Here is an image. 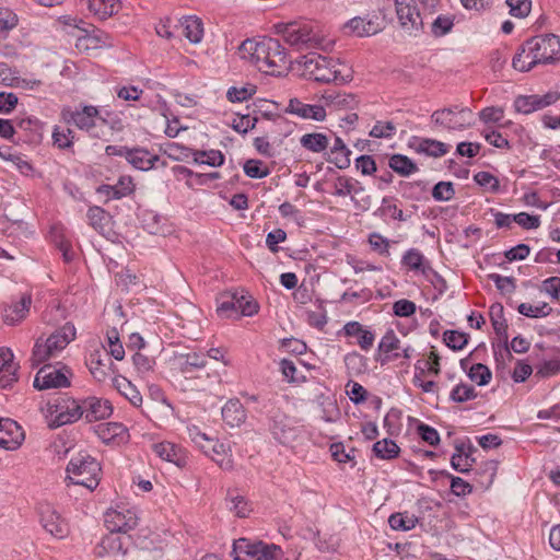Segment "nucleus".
Returning <instances> with one entry per match:
<instances>
[{"label":"nucleus","instance_id":"1","mask_svg":"<svg viewBox=\"0 0 560 560\" xmlns=\"http://www.w3.org/2000/svg\"><path fill=\"white\" fill-rule=\"evenodd\" d=\"M240 54L268 75L279 77L290 69L288 51L277 38H247L241 44Z\"/></svg>","mask_w":560,"mask_h":560},{"label":"nucleus","instance_id":"2","mask_svg":"<svg viewBox=\"0 0 560 560\" xmlns=\"http://www.w3.org/2000/svg\"><path fill=\"white\" fill-rule=\"evenodd\" d=\"M560 61V36L536 35L525 40L512 59L515 70L527 72L538 65H555Z\"/></svg>","mask_w":560,"mask_h":560},{"label":"nucleus","instance_id":"3","mask_svg":"<svg viewBox=\"0 0 560 560\" xmlns=\"http://www.w3.org/2000/svg\"><path fill=\"white\" fill-rule=\"evenodd\" d=\"M301 65L305 73L316 82L322 83H346L350 80L347 66L339 60L310 52L302 57Z\"/></svg>","mask_w":560,"mask_h":560},{"label":"nucleus","instance_id":"4","mask_svg":"<svg viewBox=\"0 0 560 560\" xmlns=\"http://www.w3.org/2000/svg\"><path fill=\"white\" fill-rule=\"evenodd\" d=\"M75 336L77 329L74 325L67 322L61 327L57 328L46 340L38 338L32 351L33 365L42 364L50 358L56 357L75 339Z\"/></svg>","mask_w":560,"mask_h":560},{"label":"nucleus","instance_id":"5","mask_svg":"<svg viewBox=\"0 0 560 560\" xmlns=\"http://www.w3.org/2000/svg\"><path fill=\"white\" fill-rule=\"evenodd\" d=\"M60 119L66 125H74L78 129L95 138L100 137L96 128L106 124V120L100 114L98 107L86 104L63 106L60 109Z\"/></svg>","mask_w":560,"mask_h":560},{"label":"nucleus","instance_id":"6","mask_svg":"<svg viewBox=\"0 0 560 560\" xmlns=\"http://www.w3.org/2000/svg\"><path fill=\"white\" fill-rule=\"evenodd\" d=\"M100 463L86 453H79L72 457L67 465V478L73 485L83 486L94 490L100 483Z\"/></svg>","mask_w":560,"mask_h":560},{"label":"nucleus","instance_id":"7","mask_svg":"<svg viewBox=\"0 0 560 560\" xmlns=\"http://www.w3.org/2000/svg\"><path fill=\"white\" fill-rule=\"evenodd\" d=\"M46 416L49 418L51 429L72 424L83 418L81 399L67 394L59 395L47 402Z\"/></svg>","mask_w":560,"mask_h":560},{"label":"nucleus","instance_id":"8","mask_svg":"<svg viewBox=\"0 0 560 560\" xmlns=\"http://www.w3.org/2000/svg\"><path fill=\"white\" fill-rule=\"evenodd\" d=\"M232 555L234 560H281L283 552L279 546L262 541L240 538L234 541Z\"/></svg>","mask_w":560,"mask_h":560},{"label":"nucleus","instance_id":"9","mask_svg":"<svg viewBox=\"0 0 560 560\" xmlns=\"http://www.w3.org/2000/svg\"><path fill=\"white\" fill-rule=\"evenodd\" d=\"M431 120L446 129L462 130L472 125L474 114L468 107L455 105L433 112Z\"/></svg>","mask_w":560,"mask_h":560},{"label":"nucleus","instance_id":"10","mask_svg":"<svg viewBox=\"0 0 560 560\" xmlns=\"http://www.w3.org/2000/svg\"><path fill=\"white\" fill-rule=\"evenodd\" d=\"M489 317L492 324L493 330L501 340L499 345H492L494 358L498 361L499 355L505 353L509 358H512L509 350V335H508V322L504 317V307L501 303L497 302L489 307Z\"/></svg>","mask_w":560,"mask_h":560},{"label":"nucleus","instance_id":"11","mask_svg":"<svg viewBox=\"0 0 560 560\" xmlns=\"http://www.w3.org/2000/svg\"><path fill=\"white\" fill-rule=\"evenodd\" d=\"M69 375L71 373L67 368L56 369L51 365H45L36 373L33 385L39 390L69 387Z\"/></svg>","mask_w":560,"mask_h":560},{"label":"nucleus","instance_id":"12","mask_svg":"<svg viewBox=\"0 0 560 560\" xmlns=\"http://www.w3.org/2000/svg\"><path fill=\"white\" fill-rule=\"evenodd\" d=\"M131 545L132 537L130 535L120 536L117 533L109 532L97 544L94 553L98 558L116 555L126 556Z\"/></svg>","mask_w":560,"mask_h":560},{"label":"nucleus","instance_id":"13","mask_svg":"<svg viewBox=\"0 0 560 560\" xmlns=\"http://www.w3.org/2000/svg\"><path fill=\"white\" fill-rule=\"evenodd\" d=\"M560 98V93L550 91L544 95H520L514 100L513 106L520 114L528 115L555 104Z\"/></svg>","mask_w":560,"mask_h":560},{"label":"nucleus","instance_id":"14","mask_svg":"<svg viewBox=\"0 0 560 560\" xmlns=\"http://www.w3.org/2000/svg\"><path fill=\"white\" fill-rule=\"evenodd\" d=\"M104 522L109 532L126 535L138 525V516L135 511L128 509L108 510Z\"/></svg>","mask_w":560,"mask_h":560},{"label":"nucleus","instance_id":"15","mask_svg":"<svg viewBox=\"0 0 560 560\" xmlns=\"http://www.w3.org/2000/svg\"><path fill=\"white\" fill-rule=\"evenodd\" d=\"M40 524L52 537L63 539L69 534L67 521L49 504L42 505Z\"/></svg>","mask_w":560,"mask_h":560},{"label":"nucleus","instance_id":"16","mask_svg":"<svg viewBox=\"0 0 560 560\" xmlns=\"http://www.w3.org/2000/svg\"><path fill=\"white\" fill-rule=\"evenodd\" d=\"M413 0H396V14L400 26L411 33H418L423 30V21L420 12L411 4Z\"/></svg>","mask_w":560,"mask_h":560},{"label":"nucleus","instance_id":"17","mask_svg":"<svg viewBox=\"0 0 560 560\" xmlns=\"http://www.w3.org/2000/svg\"><path fill=\"white\" fill-rule=\"evenodd\" d=\"M81 409L86 422H95L112 416L114 408L108 399L89 396L81 399Z\"/></svg>","mask_w":560,"mask_h":560},{"label":"nucleus","instance_id":"18","mask_svg":"<svg viewBox=\"0 0 560 560\" xmlns=\"http://www.w3.org/2000/svg\"><path fill=\"white\" fill-rule=\"evenodd\" d=\"M283 38L291 46L302 47L314 39L312 27L306 22H292L277 26Z\"/></svg>","mask_w":560,"mask_h":560},{"label":"nucleus","instance_id":"19","mask_svg":"<svg viewBox=\"0 0 560 560\" xmlns=\"http://www.w3.org/2000/svg\"><path fill=\"white\" fill-rule=\"evenodd\" d=\"M269 430L273 438L283 445L296 439V428L292 420L280 411L273 412L270 417Z\"/></svg>","mask_w":560,"mask_h":560},{"label":"nucleus","instance_id":"20","mask_svg":"<svg viewBox=\"0 0 560 560\" xmlns=\"http://www.w3.org/2000/svg\"><path fill=\"white\" fill-rule=\"evenodd\" d=\"M338 337L345 336L348 338H355L357 345L361 350L368 352L374 343L375 334L368 327L363 326L357 320L346 323L337 332Z\"/></svg>","mask_w":560,"mask_h":560},{"label":"nucleus","instance_id":"21","mask_svg":"<svg viewBox=\"0 0 560 560\" xmlns=\"http://www.w3.org/2000/svg\"><path fill=\"white\" fill-rule=\"evenodd\" d=\"M400 349V339L396 336L393 329H388L377 346L375 353V361L381 365H385L390 361L400 358L398 350Z\"/></svg>","mask_w":560,"mask_h":560},{"label":"nucleus","instance_id":"22","mask_svg":"<svg viewBox=\"0 0 560 560\" xmlns=\"http://www.w3.org/2000/svg\"><path fill=\"white\" fill-rule=\"evenodd\" d=\"M24 440L20 424L10 418H0V447L16 450Z\"/></svg>","mask_w":560,"mask_h":560},{"label":"nucleus","instance_id":"23","mask_svg":"<svg viewBox=\"0 0 560 560\" xmlns=\"http://www.w3.org/2000/svg\"><path fill=\"white\" fill-rule=\"evenodd\" d=\"M349 32L358 37L372 36L383 30L382 21L377 15L355 16L345 25Z\"/></svg>","mask_w":560,"mask_h":560},{"label":"nucleus","instance_id":"24","mask_svg":"<svg viewBox=\"0 0 560 560\" xmlns=\"http://www.w3.org/2000/svg\"><path fill=\"white\" fill-rule=\"evenodd\" d=\"M135 184L131 176H120L115 185L103 184L96 188V192L109 200H119L130 196L135 191Z\"/></svg>","mask_w":560,"mask_h":560},{"label":"nucleus","instance_id":"25","mask_svg":"<svg viewBox=\"0 0 560 560\" xmlns=\"http://www.w3.org/2000/svg\"><path fill=\"white\" fill-rule=\"evenodd\" d=\"M288 114L296 115L303 119H312L316 121H323L326 117V110L324 106L318 104H305L299 98H291L285 108Z\"/></svg>","mask_w":560,"mask_h":560},{"label":"nucleus","instance_id":"26","mask_svg":"<svg viewBox=\"0 0 560 560\" xmlns=\"http://www.w3.org/2000/svg\"><path fill=\"white\" fill-rule=\"evenodd\" d=\"M32 305V295L25 293L19 301L12 302L3 310V322L7 325L14 326L26 318Z\"/></svg>","mask_w":560,"mask_h":560},{"label":"nucleus","instance_id":"27","mask_svg":"<svg viewBox=\"0 0 560 560\" xmlns=\"http://www.w3.org/2000/svg\"><path fill=\"white\" fill-rule=\"evenodd\" d=\"M153 452L163 460L175 464L178 467H184L187 463L185 450L172 442L163 441L153 444Z\"/></svg>","mask_w":560,"mask_h":560},{"label":"nucleus","instance_id":"28","mask_svg":"<svg viewBox=\"0 0 560 560\" xmlns=\"http://www.w3.org/2000/svg\"><path fill=\"white\" fill-rule=\"evenodd\" d=\"M95 433L106 444L120 443L128 438V430L120 422L101 423L96 425Z\"/></svg>","mask_w":560,"mask_h":560},{"label":"nucleus","instance_id":"29","mask_svg":"<svg viewBox=\"0 0 560 560\" xmlns=\"http://www.w3.org/2000/svg\"><path fill=\"white\" fill-rule=\"evenodd\" d=\"M223 421L231 428L240 427L246 421V411L240 399H229L221 410Z\"/></svg>","mask_w":560,"mask_h":560},{"label":"nucleus","instance_id":"30","mask_svg":"<svg viewBox=\"0 0 560 560\" xmlns=\"http://www.w3.org/2000/svg\"><path fill=\"white\" fill-rule=\"evenodd\" d=\"M126 160L137 170L149 171L160 161V156L143 148H132L129 149Z\"/></svg>","mask_w":560,"mask_h":560},{"label":"nucleus","instance_id":"31","mask_svg":"<svg viewBox=\"0 0 560 560\" xmlns=\"http://www.w3.org/2000/svg\"><path fill=\"white\" fill-rule=\"evenodd\" d=\"M413 149L419 154L441 158L448 152L450 145L430 138H416L413 141Z\"/></svg>","mask_w":560,"mask_h":560},{"label":"nucleus","instance_id":"32","mask_svg":"<svg viewBox=\"0 0 560 560\" xmlns=\"http://www.w3.org/2000/svg\"><path fill=\"white\" fill-rule=\"evenodd\" d=\"M107 354L108 353L105 349H97L91 351L86 358V365L97 382H103L106 378L107 373L105 371V360H109Z\"/></svg>","mask_w":560,"mask_h":560},{"label":"nucleus","instance_id":"33","mask_svg":"<svg viewBox=\"0 0 560 560\" xmlns=\"http://www.w3.org/2000/svg\"><path fill=\"white\" fill-rule=\"evenodd\" d=\"M428 472L431 476V479L433 481H436L439 476H443V477L450 479L451 480V491L456 497H465L467 494H470L474 490L472 486L469 482L465 481L460 477L453 476L447 470L430 469Z\"/></svg>","mask_w":560,"mask_h":560},{"label":"nucleus","instance_id":"34","mask_svg":"<svg viewBox=\"0 0 560 560\" xmlns=\"http://www.w3.org/2000/svg\"><path fill=\"white\" fill-rule=\"evenodd\" d=\"M113 386L128 401L135 406L140 407L142 404V395L138 388L125 376L118 375L113 378Z\"/></svg>","mask_w":560,"mask_h":560},{"label":"nucleus","instance_id":"35","mask_svg":"<svg viewBox=\"0 0 560 560\" xmlns=\"http://www.w3.org/2000/svg\"><path fill=\"white\" fill-rule=\"evenodd\" d=\"M183 35L192 44H198L203 37L202 21L192 15L184 16L179 20Z\"/></svg>","mask_w":560,"mask_h":560},{"label":"nucleus","instance_id":"36","mask_svg":"<svg viewBox=\"0 0 560 560\" xmlns=\"http://www.w3.org/2000/svg\"><path fill=\"white\" fill-rule=\"evenodd\" d=\"M52 145L61 151L73 150L75 133L69 127L55 125L51 131Z\"/></svg>","mask_w":560,"mask_h":560},{"label":"nucleus","instance_id":"37","mask_svg":"<svg viewBox=\"0 0 560 560\" xmlns=\"http://www.w3.org/2000/svg\"><path fill=\"white\" fill-rule=\"evenodd\" d=\"M388 167L402 177H408L418 172V165L404 154H393L388 160Z\"/></svg>","mask_w":560,"mask_h":560},{"label":"nucleus","instance_id":"38","mask_svg":"<svg viewBox=\"0 0 560 560\" xmlns=\"http://www.w3.org/2000/svg\"><path fill=\"white\" fill-rule=\"evenodd\" d=\"M329 162L334 163L338 168L345 170L350 166L351 150L345 144L339 137L335 138L334 145L330 150Z\"/></svg>","mask_w":560,"mask_h":560},{"label":"nucleus","instance_id":"39","mask_svg":"<svg viewBox=\"0 0 560 560\" xmlns=\"http://www.w3.org/2000/svg\"><path fill=\"white\" fill-rule=\"evenodd\" d=\"M120 8L119 0H89V10L100 20H106L117 13Z\"/></svg>","mask_w":560,"mask_h":560},{"label":"nucleus","instance_id":"40","mask_svg":"<svg viewBox=\"0 0 560 560\" xmlns=\"http://www.w3.org/2000/svg\"><path fill=\"white\" fill-rule=\"evenodd\" d=\"M418 522V517L408 511L396 512L388 517V524L394 530L407 532L413 529Z\"/></svg>","mask_w":560,"mask_h":560},{"label":"nucleus","instance_id":"41","mask_svg":"<svg viewBox=\"0 0 560 560\" xmlns=\"http://www.w3.org/2000/svg\"><path fill=\"white\" fill-rule=\"evenodd\" d=\"M300 143L307 151L320 153L328 148L329 140L324 133L312 132L303 135L300 139Z\"/></svg>","mask_w":560,"mask_h":560},{"label":"nucleus","instance_id":"42","mask_svg":"<svg viewBox=\"0 0 560 560\" xmlns=\"http://www.w3.org/2000/svg\"><path fill=\"white\" fill-rule=\"evenodd\" d=\"M372 452L380 459L390 460L398 457L400 448L395 441L383 439L373 444Z\"/></svg>","mask_w":560,"mask_h":560},{"label":"nucleus","instance_id":"43","mask_svg":"<svg viewBox=\"0 0 560 560\" xmlns=\"http://www.w3.org/2000/svg\"><path fill=\"white\" fill-rule=\"evenodd\" d=\"M364 190L362 184L348 176H338L335 182V195L346 197L352 194H360Z\"/></svg>","mask_w":560,"mask_h":560},{"label":"nucleus","instance_id":"44","mask_svg":"<svg viewBox=\"0 0 560 560\" xmlns=\"http://www.w3.org/2000/svg\"><path fill=\"white\" fill-rule=\"evenodd\" d=\"M217 314L221 318L236 317L237 299L235 293L225 292L217 300Z\"/></svg>","mask_w":560,"mask_h":560},{"label":"nucleus","instance_id":"45","mask_svg":"<svg viewBox=\"0 0 560 560\" xmlns=\"http://www.w3.org/2000/svg\"><path fill=\"white\" fill-rule=\"evenodd\" d=\"M399 186L401 196L415 201H419L428 189V184L423 180L400 182Z\"/></svg>","mask_w":560,"mask_h":560},{"label":"nucleus","instance_id":"46","mask_svg":"<svg viewBox=\"0 0 560 560\" xmlns=\"http://www.w3.org/2000/svg\"><path fill=\"white\" fill-rule=\"evenodd\" d=\"M395 199L393 197H384L381 202V207L374 212L375 215L378 217H390L396 221H406L407 218L404 214V211L397 207L395 203Z\"/></svg>","mask_w":560,"mask_h":560},{"label":"nucleus","instance_id":"47","mask_svg":"<svg viewBox=\"0 0 560 560\" xmlns=\"http://www.w3.org/2000/svg\"><path fill=\"white\" fill-rule=\"evenodd\" d=\"M225 156L220 150H196L195 163L206 164L212 167L221 166L224 164Z\"/></svg>","mask_w":560,"mask_h":560},{"label":"nucleus","instance_id":"48","mask_svg":"<svg viewBox=\"0 0 560 560\" xmlns=\"http://www.w3.org/2000/svg\"><path fill=\"white\" fill-rule=\"evenodd\" d=\"M343 362L350 374L359 375L368 370V359L358 351L347 353Z\"/></svg>","mask_w":560,"mask_h":560},{"label":"nucleus","instance_id":"49","mask_svg":"<svg viewBox=\"0 0 560 560\" xmlns=\"http://www.w3.org/2000/svg\"><path fill=\"white\" fill-rule=\"evenodd\" d=\"M207 364L206 354L190 352L180 357V371L185 374L203 369Z\"/></svg>","mask_w":560,"mask_h":560},{"label":"nucleus","instance_id":"50","mask_svg":"<svg viewBox=\"0 0 560 560\" xmlns=\"http://www.w3.org/2000/svg\"><path fill=\"white\" fill-rule=\"evenodd\" d=\"M237 303H236V317L240 315L242 316H253L258 312V304L257 302L247 294H244V292H237L234 291Z\"/></svg>","mask_w":560,"mask_h":560},{"label":"nucleus","instance_id":"51","mask_svg":"<svg viewBox=\"0 0 560 560\" xmlns=\"http://www.w3.org/2000/svg\"><path fill=\"white\" fill-rule=\"evenodd\" d=\"M424 262H425L424 256L417 248L408 249L402 255V258H401L402 266L407 267L409 270L421 271L422 273L425 272Z\"/></svg>","mask_w":560,"mask_h":560},{"label":"nucleus","instance_id":"52","mask_svg":"<svg viewBox=\"0 0 560 560\" xmlns=\"http://www.w3.org/2000/svg\"><path fill=\"white\" fill-rule=\"evenodd\" d=\"M195 152L196 150L177 142H170L164 149V153L174 161H188V159L192 158L195 162Z\"/></svg>","mask_w":560,"mask_h":560},{"label":"nucleus","instance_id":"53","mask_svg":"<svg viewBox=\"0 0 560 560\" xmlns=\"http://www.w3.org/2000/svg\"><path fill=\"white\" fill-rule=\"evenodd\" d=\"M477 397L478 393L475 387L466 383L457 384L450 393V400L458 404L476 399Z\"/></svg>","mask_w":560,"mask_h":560},{"label":"nucleus","instance_id":"54","mask_svg":"<svg viewBox=\"0 0 560 560\" xmlns=\"http://www.w3.org/2000/svg\"><path fill=\"white\" fill-rule=\"evenodd\" d=\"M209 454L211 458L217 462L221 468L229 469L232 467L231 458H226L229 447L224 443H220L218 441L210 442L209 445Z\"/></svg>","mask_w":560,"mask_h":560},{"label":"nucleus","instance_id":"55","mask_svg":"<svg viewBox=\"0 0 560 560\" xmlns=\"http://www.w3.org/2000/svg\"><path fill=\"white\" fill-rule=\"evenodd\" d=\"M368 243L372 252L383 257H389L390 241L378 232H372L368 235Z\"/></svg>","mask_w":560,"mask_h":560},{"label":"nucleus","instance_id":"56","mask_svg":"<svg viewBox=\"0 0 560 560\" xmlns=\"http://www.w3.org/2000/svg\"><path fill=\"white\" fill-rule=\"evenodd\" d=\"M517 311L526 317L539 318L549 316L552 312V307L546 302H542L537 306H533L529 303H521L517 306Z\"/></svg>","mask_w":560,"mask_h":560},{"label":"nucleus","instance_id":"57","mask_svg":"<svg viewBox=\"0 0 560 560\" xmlns=\"http://www.w3.org/2000/svg\"><path fill=\"white\" fill-rule=\"evenodd\" d=\"M244 173L249 178L261 179L270 174L269 167L260 160H247L243 166Z\"/></svg>","mask_w":560,"mask_h":560},{"label":"nucleus","instance_id":"58","mask_svg":"<svg viewBox=\"0 0 560 560\" xmlns=\"http://www.w3.org/2000/svg\"><path fill=\"white\" fill-rule=\"evenodd\" d=\"M468 377L479 386L490 383L492 373L490 369L482 363H475L468 371Z\"/></svg>","mask_w":560,"mask_h":560},{"label":"nucleus","instance_id":"59","mask_svg":"<svg viewBox=\"0 0 560 560\" xmlns=\"http://www.w3.org/2000/svg\"><path fill=\"white\" fill-rule=\"evenodd\" d=\"M454 27V18L440 14L431 24V33L434 37H442L448 34Z\"/></svg>","mask_w":560,"mask_h":560},{"label":"nucleus","instance_id":"60","mask_svg":"<svg viewBox=\"0 0 560 560\" xmlns=\"http://www.w3.org/2000/svg\"><path fill=\"white\" fill-rule=\"evenodd\" d=\"M397 128L393 121L377 120L369 135L376 139H392L396 135Z\"/></svg>","mask_w":560,"mask_h":560},{"label":"nucleus","instance_id":"61","mask_svg":"<svg viewBox=\"0 0 560 560\" xmlns=\"http://www.w3.org/2000/svg\"><path fill=\"white\" fill-rule=\"evenodd\" d=\"M455 197V187L452 182H439L432 188V198L435 201H450Z\"/></svg>","mask_w":560,"mask_h":560},{"label":"nucleus","instance_id":"62","mask_svg":"<svg viewBox=\"0 0 560 560\" xmlns=\"http://www.w3.org/2000/svg\"><path fill=\"white\" fill-rule=\"evenodd\" d=\"M474 180L485 190L495 194L500 189L499 179L489 172L480 171L474 175Z\"/></svg>","mask_w":560,"mask_h":560},{"label":"nucleus","instance_id":"63","mask_svg":"<svg viewBox=\"0 0 560 560\" xmlns=\"http://www.w3.org/2000/svg\"><path fill=\"white\" fill-rule=\"evenodd\" d=\"M256 93V86L248 84L246 86H231L226 92V98L231 103H242L250 98Z\"/></svg>","mask_w":560,"mask_h":560},{"label":"nucleus","instance_id":"64","mask_svg":"<svg viewBox=\"0 0 560 560\" xmlns=\"http://www.w3.org/2000/svg\"><path fill=\"white\" fill-rule=\"evenodd\" d=\"M444 342L452 350H462L468 342V335L458 330L444 331Z\"/></svg>","mask_w":560,"mask_h":560}]
</instances>
